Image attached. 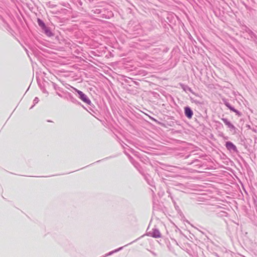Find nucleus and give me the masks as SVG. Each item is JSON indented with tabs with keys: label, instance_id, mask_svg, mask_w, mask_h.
<instances>
[{
	"label": "nucleus",
	"instance_id": "obj_1",
	"mask_svg": "<svg viewBox=\"0 0 257 257\" xmlns=\"http://www.w3.org/2000/svg\"><path fill=\"white\" fill-rule=\"evenodd\" d=\"M147 230L148 234L151 236L156 238H159L161 236L160 232L158 230L154 228H151L150 226H149Z\"/></svg>",
	"mask_w": 257,
	"mask_h": 257
},
{
	"label": "nucleus",
	"instance_id": "obj_2",
	"mask_svg": "<svg viewBox=\"0 0 257 257\" xmlns=\"http://www.w3.org/2000/svg\"><path fill=\"white\" fill-rule=\"evenodd\" d=\"M76 91L78 93V94L79 95L80 98L84 102L88 103V102H90V100L88 99L87 96L84 94L82 91L77 90L76 89H75Z\"/></svg>",
	"mask_w": 257,
	"mask_h": 257
},
{
	"label": "nucleus",
	"instance_id": "obj_3",
	"mask_svg": "<svg viewBox=\"0 0 257 257\" xmlns=\"http://www.w3.org/2000/svg\"><path fill=\"white\" fill-rule=\"evenodd\" d=\"M185 115L189 119L191 118L193 113L191 108L189 107H186L184 108Z\"/></svg>",
	"mask_w": 257,
	"mask_h": 257
},
{
	"label": "nucleus",
	"instance_id": "obj_4",
	"mask_svg": "<svg viewBox=\"0 0 257 257\" xmlns=\"http://www.w3.org/2000/svg\"><path fill=\"white\" fill-rule=\"evenodd\" d=\"M226 147L228 150H235L236 149V147L230 142H226Z\"/></svg>",
	"mask_w": 257,
	"mask_h": 257
},
{
	"label": "nucleus",
	"instance_id": "obj_5",
	"mask_svg": "<svg viewBox=\"0 0 257 257\" xmlns=\"http://www.w3.org/2000/svg\"><path fill=\"white\" fill-rule=\"evenodd\" d=\"M230 109H231V110H232L233 111H235V109H232V108H230Z\"/></svg>",
	"mask_w": 257,
	"mask_h": 257
},
{
	"label": "nucleus",
	"instance_id": "obj_6",
	"mask_svg": "<svg viewBox=\"0 0 257 257\" xmlns=\"http://www.w3.org/2000/svg\"><path fill=\"white\" fill-rule=\"evenodd\" d=\"M39 24V25H42V23H40V22Z\"/></svg>",
	"mask_w": 257,
	"mask_h": 257
}]
</instances>
